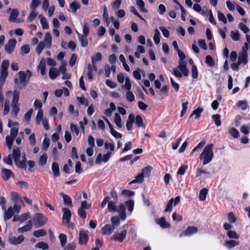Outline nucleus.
I'll list each match as a JSON object with an SVG mask.
<instances>
[{
	"label": "nucleus",
	"mask_w": 250,
	"mask_h": 250,
	"mask_svg": "<svg viewBox=\"0 0 250 250\" xmlns=\"http://www.w3.org/2000/svg\"><path fill=\"white\" fill-rule=\"evenodd\" d=\"M31 76L32 73L29 70H27L25 72L19 71L17 74V77H15L14 79L15 89H21L25 87L29 83Z\"/></svg>",
	"instance_id": "f257e3e1"
},
{
	"label": "nucleus",
	"mask_w": 250,
	"mask_h": 250,
	"mask_svg": "<svg viewBox=\"0 0 250 250\" xmlns=\"http://www.w3.org/2000/svg\"><path fill=\"white\" fill-rule=\"evenodd\" d=\"M15 164L21 168L26 167V158L25 153H22V160L21 161L20 158L21 157V150L18 146H14L11 154Z\"/></svg>",
	"instance_id": "f03ea898"
},
{
	"label": "nucleus",
	"mask_w": 250,
	"mask_h": 250,
	"mask_svg": "<svg viewBox=\"0 0 250 250\" xmlns=\"http://www.w3.org/2000/svg\"><path fill=\"white\" fill-rule=\"evenodd\" d=\"M213 144H210L206 146L203 150L202 153L200 155V159H203V164L206 165L210 162L213 157V152L212 150Z\"/></svg>",
	"instance_id": "7ed1b4c3"
},
{
	"label": "nucleus",
	"mask_w": 250,
	"mask_h": 250,
	"mask_svg": "<svg viewBox=\"0 0 250 250\" xmlns=\"http://www.w3.org/2000/svg\"><path fill=\"white\" fill-rule=\"evenodd\" d=\"M20 93V90L17 89H15L13 93L12 101V111L16 116H17L20 111V104L19 103Z\"/></svg>",
	"instance_id": "20e7f679"
},
{
	"label": "nucleus",
	"mask_w": 250,
	"mask_h": 250,
	"mask_svg": "<svg viewBox=\"0 0 250 250\" xmlns=\"http://www.w3.org/2000/svg\"><path fill=\"white\" fill-rule=\"evenodd\" d=\"M34 225L37 227H42L47 222V218L42 213H36L33 218Z\"/></svg>",
	"instance_id": "39448f33"
},
{
	"label": "nucleus",
	"mask_w": 250,
	"mask_h": 250,
	"mask_svg": "<svg viewBox=\"0 0 250 250\" xmlns=\"http://www.w3.org/2000/svg\"><path fill=\"white\" fill-rule=\"evenodd\" d=\"M16 42L17 41L15 39H10L5 45L4 49L5 51L9 54L12 53L15 49Z\"/></svg>",
	"instance_id": "423d86ee"
},
{
	"label": "nucleus",
	"mask_w": 250,
	"mask_h": 250,
	"mask_svg": "<svg viewBox=\"0 0 250 250\" xmlns=\"http://www.w3.org/2000/svg\"><path fill=\"white\" fill-rule=\"evenodd\" d=\"M180 196H177L175 199L173 198H171L167 204L165 211L166 212L171 211L172 209V204L174 203V206H176L180 202Z\"/></svg>",
	"instance_id": "0eeeda50"
},
{
	"label": "nucleus",
	"mask_w": 250,
	"mask_h": 250,
	"mask_svg": "<svg viewBox=\"0 0 250 250\" xmlns=\"http://www.w3.org/2000/svg\"><path fill=\"white\" fill-rule=\"evenodd\" d=\"M238 62V64L241 63L246 64L248 62V53L245 47H243L241 52L239 55Z\"/></svg>",
	"instance_id": "6e6552de"
},
{
	"label": "nucleus",
	"mask_w": 250,
	"mask_h": 250,
	"mask_svg": "<svg viewBox=\"0 0 250 250\" xmlns=\"http://www.w3.org/2000/svg\"><path fill=\"white\" fill-rule=\"evenodd\" d=\"M111 154V152H107L106 154L103 155L101 153L98 154L95 160V163L97 164H100L102 162H107L109 160Z\"/></svg>",
	"instance_id": "1a4fd4ad"
},
{
	"label": "nucleus",
	"mask_w": 250,
	"mask_h": 250,
	"mask_svg": "<svg viewBox=\"0 0 250 250\" xmlns=\"http://www.w3.org/2000/svg\"><path fill=\"white\" fill-rule=\"evenodd\" d=\"M89 236L87 231L81 230L79 232V243L85 245L88 241Z\"/></svg>",
	"instance_id": "9d476101"
},
{
	"label": "nucleus",
	"mask_w": 250,
	"mask_h": 250,
	"mask_svg": "<svg viewBox=\"0 0 250 250\" xmlns=\"http://www.w3.org/2000/svg\"><path fill=\"white\" fill-rule=\"evenodd\" d=\"M24 237L22 235H19L18 237L10 236L8 242L11 245H18L21 244L24 240Z\"/></svg>",
	"instance_id": "9b49d317"
},
{
	"label": "nucleus",
	"mask_w": 250,
	"mask_h": 250,
	"mask_svg": "<svg viewBox=\"0 0 250 250\" xmlns=\"http://www.w3.org/2000/svg\"><path fill=\"white\" fill-rule=\"evenodd\" d=\"M62 212H63L62 221L65 222L67 224H69L71 217L70 210L67 208H62Z\"/></svg>",
	"instance_id": "f8f14e48"
},
{
	"label": "nucleus",
	"mask_w": 250,
	"mask_h": 250,
	"mask_svg": "<svg viewBox=\"0 0 250 250\" xmlns=\"http://www.w3.org/2000/svg\"><path fill=\"white\" fill-rule=\"evenodd\" d=\"M127 234V230L125 229L123 230L120 233H115L112 236V239L114 240L119 241L121 242H123L126 237Z\"/></svg>",
	"instance_id": "ddd939ff"
},
{
	"label": "nucleus",
	"mask_w": 250,
	"mask_h": 250,
	"mask_svg": "<svg viewBox=\"0 0 250 250\" xmlns=\"http://www.w3.org/2000/svg\"><path fill=\"white\" fill-rule=\"evenodd\" d=\"M198 231V228L195 227L191 226L188 227L186 230L183 231L180 234V236L190 235L192 234L195 233Z\"/></svg>",
	"instance_id": "4468645a"
},
{
	"label": "nucleus",
	"mask_w": 250,
	"mask_h": 250,
	"mask_svg": "<svg viewBox=\"0 0 250 250\" xmlns=\"http://www.w3.org/2000/svg\"><path fill=\"white\" fill-rule=\"evenodd\" d=\"M115 229L114 225L109 224L105 225L101 229V232L104 235L109 234L111 233Z\"/></svg>",
	"instance_id": "2eb2a0df"
},
{
	"label": "nucleus",
	"mask_w": 250,
	"mask_h": 250,
	"mask_svg": "<svg viewBox=\"0 0 250 250\" xmlns=\"http://www.w3.org/2000/svg\"><path fill=\"white\" fill-rule=\"evenodd\" d=\"M187 62L185 61H179L178 68L185 76L188 75V70L186 67Z\"/></svg>",
	"instance_id": "dca6fc26"
},
{
	"label": "nucleus",
	"mask_w": 250,
	"mask_h": 250,
	"mask_svg": "<svg viewBox=\"0 0 250 250\" xmlns=\"http://www.w3.org/2000/svg\"><path fill=\"white\" fill-rule=\"evenodd\" d=\"M155 223L160 225L162 228H168L170 227V224L166 221V218L162 217L161 218H156L155 220Z\"/></svg>",
	"instance_id": "f3484780"
},
{
	"label": "nucleus",
	"mask_w": 250,
	"mask_h": 250,
	"mask_svg": "<svg viewBox=\"0 0 250 250\" xmlns=\"http://www.w3.org/2000/svg\"><path fill=\"white\" fill-rule=\"evenodd\" d=\"M12 171L8 169L2 168L1 169V176L3 180H8L11 176H14Z\"/></svg>",
	"instance_id": "a211bd4d"
},
{
	"label": "nucleus",
	"mask_w": 250,
	"mask_h": 250,
	"mask_svg": "<svg viewBox=\"0 0 250 250\" xmlns=\"http://www.w3.org/2000/svg\"><path fill=\"white\" fill-rule=\"evenodd\" d=\"M76 32L81 46L83 47H86L88 45V41L86 38L87 36H83L82 34H80L77 31H76Z\"/></svg>",
	"instance_id": "6ab92c4d"
},
{
	"label": "nucleus",
	"mask_w": 250,
	"mask_h": 250,
	"mask_svg": "<svg viewBox=\"0 0 250 250\" xmlns=\"http://www.w3.org/2000/svg\"><path fill=\"white\" fill-rule=\"evenodd\" d=\"M46 61L44 58H42L38 66V70L40 71L41 74L42 76L46 74Z\"/></svg>",
	"instance_id": "aec40b11"
},
{
	"label": "nucleus",
	"mask_w": 250,
	"mask_h": 250,
	"mask_svg": "<svg viewBox=\"0 0 250 250\" xmlns=\"http://www.w3.org/2000/svg\"><path fill=\"white\" fill-rule=\"evenodd\" d=\"M33 227L32 222L31 220L28 222V224L18 229L17 231L19 233H23L30 230Z\"/></svg>",
	"instance_id": "412c9836"
},
{
	"label": "nucleus",
	"mask_w": 250,
	"mask_h": 250,
	"mask_svg": "<svg viewBox=\"0 0 250 250\" xmlns=\"http://www.w3.org/2000/svg\"><path fill=\"white\" fill-rule=\"evenodd\" d=\"M135 121V116L133 114L131 113L129 115L128 119L126 121V126L128 130L132 129V125Z\"/></svg>",
	"instance_id": "4be33fe9"
},
{
	"label": "nucleus",
	"mask_w": 250,
	"mask_h": 250,
	"mask_svg": "<svg viewBox=\"0 0 250 250\" xmlns=\"http://www.w3.org/2000/svg\"><path fill=\"white\" fill-rule=\"evenodd\" d=\"M120 216V218L122 220H124L126 218V214H125V208L124 205L123 204H120L118 209L117 210Z\"/></svg>",
	"instance_id": "5701e85b"
},
{
	"label": "nucleus",
	"mask_w": 250,
	"mask_h": 250,
	"mask_svg": "<svg viewBox=\"0 0 250 250\" xmlns=\"http://www.w3.org/2000/svg\"><path fill=\"white\" fill-rule=\"evenodd\" d=\"M59 74V71L56 68L51 67L49 71V76L51 79L54 80Z\"/></svg>",
	"instance_id": "b1692460"
},
{
	"label": "nucleus",
	"mask_w": 250,
	"mask_h": 250,
	"mask_svg": "<svg viewBox=\"0 0 250 250\" xmlns=\"http://www.w3.org/2000/svg\"><path fill=\"white\" fill-rule=\"evenodd\" d=\"M60 195L62 197L64 204L66 205L69 206L70 207H72V201L69 196H68L67 195L64 194L62 192L60 193Z\"/></svg>",
	"instance_id": "393cba45"
},
{
	"label": "nucleus",
	"mask_w": 250,
	"mask_h": 250,
	"mask_svg": "<svg viewBox=\"0 0 250 250\" xmlns=\"http://www.w3.org/2000/svg\"><path fill=\"white\" fill-rule=\"evenodd\" d=\"M51 169L54 176L57 177L60 175V169L58 163L53 162L51 166Z\"/></svg>",
	"instance_id": "a878e982"
},
{
	"label": "nucleus",
	"mask_w": 250,
	"mask_h": 250,
	"mask_svg": "<svg viewBox=\"0 0 250 250\" xmlns=\"http://www.w3.org/2000/svg\"><path fill=\"white\" fill-rule=\"evenodd\" d=\"M38 17L40 20V22L42 26V28L44 29H48L49 28V25L46 18L42 15H39Z\"/></svg>",
	"instance_id": "bb28decb"
},
{
	"label": "nucleus",
	"mask_w": 250,
	"mask_h": 250,
	"mask_svg": "<svg viewBox=\"0 0 250 250\" xmlns=\"http://www.w3.org/2000/svg\"><path fill=\"white\" fill-rule=\"evenodd\" d=\"M14 214V211L12 207H10L7 210L5 211L4 218V220H8L10 219Z\"/></svg>",
	"instance_id": "cd10ccee"
},
{
	"label": "nucleus",
	"mask_w": 250,
	"mask_h": 250,
	"mask_svg": "<svg viewBox=\"0 0 250 250\" xmlns=\"http://www.w3.org/2000/svg\"><path fill=\"white\" fill-rule=\"evenodd\" d=\"M69 7L72 11L75 13L77 10L80 8V4L78 2L74 1L70 4Z\"/></svg>",
	"instance_id": "c85d7f7f"
},
{
	"label": "nucleus",
	"mask_w": 250,
	"mask_h": 250,
	"mask_svg": "<svg viewBox=\"0 0 250 250\" xmlns=\"http://www.w3.org/2000/svg\"><path fill=\"white\" fill-rule=\"evenodd\" d=\"M208 192V190L206 188H204L200 190L199 195V198L200 201H203L205 200Z\"/></svg>",
	"instance_id": "c756f323"
},
{
	"label": "nucleus",
	"mask_w": 250,
	"mask_h": 250,
	"mask_svg": "<svg viewBox=\"0 0 250 250\" xmlns=\"http://www.w3.org/2000/svg\"><path fill=\"white\" fill-rule=\"evenodd\" d=\"M114 121L118 127L121 128L122 127L121 118L119 113H115Z\"/></svg>",
	"instance_id": "7c9ffc66"
},
{
	"label": "nucleus",
	"mask_w": 250,
	"mask_h": 250,
	"mask_svg": "<svg viewBox=\"0 0 250 250\" xmlns=\"http://www.w3.org/2000/svg\"><path fill=\"white\" fill-rule=\"evenodd\" d=\"M19 15V11L17 9H14L12 10L10 17L9 18V21H15L16 20L17 17Z\"/></svg>",
	"instance_id": "2f4dec72"
},
{
	"label": "nucleus",
	"mask_w": 250,
	"mask_h": 250,
	"mask_svg": "<svg viewBox=\"0 0 250 250\" xmlns=\"http://www.w3.org/2000/svg\"><path fill=\"white\" fill-rule=\"evenodd\" d=\"M152 169V167L151 166H147L144 168L142 170V172L141 173L144 177H148L149 176L151 170Z\"/></svg>",
	"instance_id": "473e14b6"
},
{
	"label": "nucleus",
	"mask_w": 250,
	"mask_h": 250,
	"mask_svg": "<svg viewBox=\"0 0 250 250\" xmlns=\"http://www.w3.org/2000/svg\"><path fill=\"white\" fill-rule=\"evenodd\" d=\"M136 123L138 127H145V125L144 123L143 120L140 115H137L135 118Z\"/></svg>",
	"instance_id": "72a5a7b5"
},
{
	"label": "nucleus",
	"mask_w": 250,
	"mask_h": 250,
	"mask_svg": "<svg viewBox=\"0 0 250 250\" xmlns=\"http://www.w3.org/2000/svg\"><path fill=\"white\" fill-rule=\"evenodd\" d=\"M33 235L36 237H40L46 235V231L44 229H40L35 231Z\"/></svg>",
	"instance_id": "f704fd0d"
},
{
	"label": "nucleus",
	"mask_w": 250,
	"mask_h": 250,
	"mask_svg": "<svg viewBox=\"0 0 250 250\" xmlns=\"http://www.w3.org/2000/svg\"><path fill=\"white\" fill-rule=\"evenodd\" d=\"M35 248L42 249V250H46L48 249V245L44 242H40L35 245Z\"/></svg>",
	"instance_id": "c9c22d12"
},
{
	"label": "nucleus",
	"mask_w": 250,
	"mask_h": 250,
	"mask_svg": "<svg viewBox=\"0 0 250 250\" xmlns=\"http://www.w3.org/2000/svg\"><path fill=\"white\" fill-rule=\"evenodd\" d=\"M136 4L142 12L144 13L147 12V10L145 7V2L143 0H137Z\"/></svg>",
	"instance_id": "e433bc0d"
},
{
	"label": "nucleus",
	"mask_w": 250,
	"mask_h": 250,
	"mask_svg": "<svg viewBox=\"0 0 250 250\" xmlns=\"http://www.w3.org/2000/svg\"><path fill=\"white\" fill-rule=\"evenodd\" d=\"M160 33L157 29H155L153 40L156 44H158L160 42Z\"/></svg>",
	"instance_id": "4c0bfd02"
},
{
	"label": "nucleus",
	"mask_w": 250,
	"mask_h": 250,
	"mask_svg": "<svg viewBox=\"0 0 250 250\" xmlns=\"http://www.w3.org/2000/svg\"><path fill=\"white\" fill-rule=\"evenodd\" d=\"M8 74V71H0V84L1 85H3L5 83Z\"/></svg>",
	"instance_id": "58836bf2"
},
{
	"label": "nucleus",
	"mask_w": 250,
	"mask_h": 250,
	"mask_svg": "<svg viewBox=\"0 0 250 250\" xmlns=\"http://www.w3.org/2000/svg\"><path fill=\"white\" fill-rule=\"evenodd\" d=\"M14 139V138L10 136H7L5 138L6 146L9 149H11L12 147Z\"/></svg>",
	"instance_id": "ea45409f"
},
{
	"label": "nucleus",
	"mask_w": 250,
	"mask_h": 250,
	"mask_svg": "<svg viewBox=\"0 0 250 250\" xmlns=\"http://www.w3.org/2000/svg\"><path fill=\"white\" fill-rule=\"evenodd\" d=\"M239 242H236L235 240H229L225 242L226 246L229 248L231 249L235 246L238 245Z\"/></svg>",
	"instance_id": "a19ab883"
},
{
	"label": "nucleus",
	"mask_w": 250,
	"mask_h": 250,
	"mask_svg": "<svg viewBox=\"0 0 250 250\" xmlns=\"http://www.w3.org/2000/svg\"><path fill=\"white\" fill-rule=\"evenodd\" d=\"M59 238L60 240L61 246L62 247H64L67 241V237L66 235L63 233H61L59 236Z\"/></svg>",
	"instance_id": "79ce46f5"
},
{
	"label": "nucleus",
	"mask_w": 250,
	"mask_h": 250,
	"mask_svg": "<svg viewBox=\"0 0 250 250\" xmlns=\"http://www.w3.org/2000/svg\"><path fill=\"white\" fill-rule=\"evenodd\" d=\"M231 38L234 41H237L240 40V35L238 31H232L230 32V35Z\"/></svg>",
	"instance_id": "37998d69"
},
{
	"label": "nucleus",
	"mask_w": 250,
	"mask_h": 250,
	"mask_svg": "<svg viewBox=\"0 0 250 250\" xmlns=\"http://www.w3.org/2000/svg\"><path fill=\"white\" fill-rule=\"evenodd\" d=\"M203 111V109L202 108L199 107L193 110L190 117H191L193 115H195V119H197L200 116L201 114Z\"/></svg>",
	"instance_id": "c03bdc74"
},
{
	"label": "nucleus",
	"mask_w": 250,
	"mask_h": 250,
	"mask_svg": "<svg viewBox=\"0 0 250 250\" xmlns=\"http://www.w3.org/2000/svg\"><path fill=\"white\" fill-rule=\"evenodd\" d=\"M47 159V155L45 153H44L40 157L39 164L41 166L45 165L46 163Z\"/></svg>",
	"instance_id": "a18cd8bd"
},
{
	"label": "nucleus",
	"mask_w": 250,
	"mask_h": 250,
	"mask_svg": "<svg viewBox=\"0 0 250 250\" xmlns=\"http://www.w3.org/2000/svg\"><path fill=\"white\" fill-rule=\"evenodd\" d=\"M9 66V62L7 60H5L2 62L0 66V71H7V69Z\"/></svg>",
	"instance_id": "49530a36"
},
{
	"label": "nucleus",
	"mask_w": 250,
	"mask_h": 250,
	"mask_svg": "<svg viewBox=\"0 0 250 250\" xmlns=\"http://www.w3.org/2000/svg\"><path fill=\"white\" fill-rule=\"evenodd\" d=\"M144 176L141 173L138 174L135 179L131 181L130 183H142L144 181Z\"/></svg>",
	"instance_id": "de8ad7c7"
},
{
	"label": "nucleus",
	"mask_w": 250,
	"mask_h": 250,
	"mask_svg": "<svg viewBox=\"0 0 250 250\" xmlns=\"http://www.w3.org/2000/svg\"><path fill=\"white\" fill-rule=\"evenodd\" d=\"M206 63L208 64V65L210 67H213L215 65L214 61H213L212 58L209 55L206 56Z\"/></svg>",
	"instance_id": "09e8293b"
},
{
	"label": "nucleus",
	"mask_w": 250,
	"mask_h": 250,
	"mask_svg": "<svg viewBox=\"0 0 250 250\" xmlns=\"http://www.w3.org/2000/svg\"><path fill=\"white\" fill-rule=\"evenodd\" d=\"M134 201L132 200H129L125 202V205L129 212H132L134 208Z\"/></svg>",
	"instance_id": "8fccbe9b"
},
{
	"label": "nucleus",
	"mask_w": 250,
	"mask_h": 250,
	"mask_svg": "<svg viewBox=\"0 0 250 250\" xmlns=\"http://www.w3.org/2000/svg\"><path fill=\"white\" fill-rule=\"evenodd\" d=\"M43 115L42 110V109H39L36 117V122L38 124H40L41 121L42 119Z\"/></svg>",
	"instance_id": "3c124183"
},
{
	"label": "nucleus",
	"mask_w": 250,
	"mask_h": 250,
	"mask_svg": "<svg viewBox=\"0 0 250 250\" xmlns=\"http://www.w3.org/2000/svg\"><path fill=\"white\" fill-rule=\"evenodd\" d=\"M229 133L234 138H238L239 136L238 131L235 128L232 127L229 130Z\"/></svg>",
	"instance_id": "603ef678"
},
{
	"label": "nucleus",
	"mask_w": 250,
	"mask_h": 250,
	"mask_svg": "<svg viewBox=\"0 0 250 250\" xmlns=\"http://www.w3.org/2000/svg\"><path fill=\"white\" fill-rule=\"evenodd\" d=\"M228 220L229 223H234L236 221L237 218L233 212H230L228 214Z\"/></svg>",
	"instance_id": "864d4df0"
},
{
	"label": "nucleus",
	"mask_w": 250,
	"mask_h": 250,
	"mask_svg": "<svg viewBox=\"0 0 250 250\" xmlns=\"http://www.w3.org/2000/svg\"><path fill=\"white\" fill-rule=\"evenodd\" d=\"M108 208L110 212H115L117 210V207L112 201H109L108 202Z\"/></svg>",
	"instance_id": "5fc2aeb1"
},
{
	"label": "nucleus",
	"mask_w": 250,
	"mask_h": 250,
	"mask_svg": "<svg viewBox=\"0 0 250 250\" xmlns=\"http://www.w3.org/2000/svg\"><path fill=\"white\" fill-rule=\"evenodd\" d=\"M125 97L127 100L132 102L135 100V97L133 93L130 90L127 91L125 94Z\"/></svg>",
	"instance_id": "6e6d98bb"
},
{
	"label": "nucleus",
	"mask_w": 250,
	"mask_h": 250,
	"mask_svg": "<svg viewBox=\"0 0 250 250\" xmlns=\"http://www.w3.org/2000/svg\"><path fill=\"white\" fill-rule=\"evenodd\" d=\"M237 106L241 109L245 110L248 107L247 102L246 101H240L237 103Z\"/></svg>",
	"instance_id": "4d7b16f0"
},
{
	"label": "nucleus",
	"mask_w": 250,
	"mask_h": 250,
	"mask_svg": "<svg viewBox=\"0 0 250 250\" xmlns=\"http://www.w3.org/2000/svg\"><path fill=\"white\" fill-rule=\"evenodd\" d=\"M212 118L214 120L215 125L217 126H220L221 125V122L220 120V115L218 114L213 115L212 116Z\"/></svg>",
	"instance_id": "13d9d810"
},
{
	"label": "nucleus",
	"mask_w": 250,
	"mask_h": 250,
	"mask_svg": "<svg viewBox=\"0 0 250 250\" xmlns=\"http://www.w3.org/2000/svg\"><path fill=\"white\" fill-rule=\"evenodd\" d=\"M192 77L193 79H197L198 77V70L195 65L193 64L191 69Z\"/></svg>",
	"instance_id": "bf43d9fd"
},
{
	"label": "nucleus",
	"mask_w": 250,
	"mask_h": 250,
	"mask_svg": "<svg viewBox=\"0 0 250 250\" xmlns=\"http://www.w3.org/2000/svg\"><path fill=\"white\" fill-rule=\"evenodd\" d=\"M40 3V0H32L30 6V8L32 10H35V9L39 5Z\"/></svg>",
	"instance_id": "052dcab7"
},
{
	"label": "nucleus",
	"mask_w": 250,
	"mask_h": 250,
	"mask_svg": "<svg viewBox=\"0 0 250 250\" xmlns=\"http://www.w3.org/2000/svg\"><path fill=\"white\" fill-rule=\"evenodd\" d=\"M227 235L229 236V238L238 239L239 238V236L237 235L236 231L234 230L228 231Z\"/></svg>",
	"instance_id": "680f3d73"
},
{
	"label": "nucleus",
	"mask_w": 250,
	"mask_h": 250,
	"mask_svg": "<svg viewBox=\"0 0 250 250\" xmlns=\"http://www.w3.org/2000/svg\"><path fill=\"white\" fill-rule=\"evenodd\" d=\"M12 158L11 154H9L7 156H5L3 158V161L7 164L12 166L13 164Z\"/></svg>",
	"instance_id": "e2e57ef3"
},
{
	"label": "nucleus",
	"mask_w": 250,
	"mask_h": 250,
	"mask_svg": "<svg viewBox=\"0 0 250 250\" xmlns=\"http://www.w3.org/2000/svg\"><path fill=\"white\" fill-rule=\"evenodd\" d=\"M123 86L127 91H129L130 90V89L131 88V83L130 79L128 77H126L125 78V84Z\"/></svg>",
	"instance_id": "0e129e2a"
},
{
	"label": "nucleus",
	"mask_w": 250,
	"mask_h": 250,
	"mask_svg": "<svg viewBox=\"0 0 250 250\" xmlns=\"http://www.w3.org/2000/svg\"><path fill=\"white\" fill-rule=\"evenodd\" d=\"M70 128L71 131L72 132H75L76 135L78 136L79 135V128L76 125L71 123L70 125Z\"/></svg>",
	"instance_id": "69168bd1"
},
{
	"label": "nucleus",
	"mask_w": 250,
	"mask_h": 250,
	"mask_svg": "<svg viewBox=\"0 0 250 250\" xmlns=\"http://www.w3.org/2000/svg\"><path fill=\"white\" fill-rule=\"evenodd\" d=\"M45 47V43L43 42H41L36 47V52L40 54L42 52Z\"/></svg>",
	"instance_id": "338daca9"
},
{
	"label": "nucleus",
	"mask_w": 250,
	"mask_h": 250,
	"mask_svg": "<svg viewBox=\"0 0 250 250\" xmlns=\"http://www.w3.org/2000/svg\"><path fill=\"white\" fill-rule=\"evenodd\" d=\"M37 15L38 13L35 11V10H32L28 17V20L29 21H32L36 18Z\"/></svg>",
	"instance_id": "774afa93"
}]
</instances>
